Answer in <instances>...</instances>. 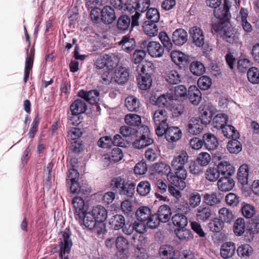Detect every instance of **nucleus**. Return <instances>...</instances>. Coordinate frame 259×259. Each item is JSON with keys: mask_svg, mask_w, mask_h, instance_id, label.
<instances>
[{"mask_svg": "<svg viewBox=\"0 0 259 259\" xmlns=\"http://www.w3.org/2000/svg\"><path fill=\"white\" fill-rule=\"evenodd\" d=\"M167 118V112L165 109H159L154 111L153 119L155 126L156 134L158 136H163L165 128H167L168 126Z\"/></svg>", "mask_w": 259, "mask_h": 259, "instance_id": "obj_1", "label": "nucleus"}, {"mask_svg": "<svg viewBox=\"0 0 259 259\" xmlns=\"http://www.w3.org/2000/svg\"><path fill=\"white\" fill-rule=\"evenodd\" d=\"M149 133V128L147 126H143L140 128L139 132L135 133L134 136H131V139H135L133 142V147L140 149L153 143V139L148 136Z\"/></svg>", "mask_w": 259, "mask_h": 259, "instance_id": "obj_2", "label": "nucleus"}, {"mask_svg": "<svg viewBox=\"0 0 259 259\" xmlns=\"http://www.w3.org/2000/svg\"><path fill=\"white\" fill-rule=\"evenodd\" d=\"M141 45V48L146 49L147 53L152 57L159 58L163 55L164 49L158 42L145 40Z\"/></svg>", "mask_w": 259, "mask_h": 259, "instance_id": "obj_3", "label": "nucleus"}, {"mask_svg": "<svg viewBox=\"0 0 259 259\" xmlns=\"http://www.w3.org/2000/svg\"><path fill=\"white\" fill-rule=\"evenodd\" d=\"M63 240L59 242V256L60 259H68V254L70 252L72 242L70 235L67 231L63 233Z\"/></svg>", "mask_w": 259, "mask_h": 259, "instance_id": "obj_4", "label": "nucleus"}, {"mask_svg": "<svg viewBox=\"0 0 259 259\" xmlns=\"http://www.w3.org/2000/svg\"><path fill=\"white\" fill-rule=\"evenodd\" d=\"M188 203H186L184 206L178 207L180 210L187 213L189 212L190 206L195 208L199 206L201 202V196L199 193L197 191H193L190 193L187 196Z\"/></svg>", "mask_w": 259, "mask_h": 259, "instance_id": "obj_5", "label": "nucleus"}, {"mask_svg": "<svg viewBox=\"0 0 259 259\" xmlns=\"http://www.w3.org/2000/svg\"><path fill=\"white\" fill-rule=\"evenodd\" d=\"M219 155V153H215L214 154V158H217L218 160L220 161L217 165V168L220 173L223 175H227L229 176L234 175L235 171V167L229 161L221 160V156Z\"/></svg>", "mask_w": 259, "mask_h": 259, "instance_id": "obj_6", "label": "nucleus"}, {"mask_svg": "<svg viewBox=\"0 0 259 259\" xmlns=\"http://www.w3.org/2000/svg\"><path fill=\"white\" fill-rule=\"evenodd\" d=\"M175 169L176 171V176L174 178L173 184L180 189L183 190L186 186L185 180L187 176V171L184 167Z\"/></svg>", "mask_w": 259, "mask_h": 259, "instance_id": "obj_7", "label": "nucleus"}, {"mask_svg": "<svg viewBox=\"0 0 259 259\" xmlns=\"http://www.w3.org/2000/svg\"><path fill=\"white\" fill-rule=\"evenodd\" d=\"M111 185L114 189H117L120 194L128 195L130 190V183H125L120 177L115 178L111 181Z\"/></svg>", "mask_w": 259, "mask_h": 259, "instance_id": "obj_8", "label": "nucleus"}, {"mask_svg": "<svg viewBox=\"0 0 259 259\" xmlns=\"http://www.w3.org/2000/svg\"><path fill=\"white\" fill-rule=\"evenodd\" d=\"M189 33L192 38L193 42L197 47H201L204 44V35L202 30L197 27H192Z\"/></svg>", "mask_w": 259, "mask_h": 259, "instance_id": "obj_9", "label": "nucleus"}, {"mask_svg": "<svg viewBox=\"0 0 259 259\" xmlns=\"http://www.w3.org/2000/svg\"><path fill=\"white\" fill-rule=\"evenodd\" d=\"M203 127L204 124L199 118L192 117L189 121L187 130L189 134L197 135L202 132Z\"/></svg>", "mask_w": 259, "mask_h": 259, "instance_id": "obj_10", "label": "nucleus"}, {"mask_svg": "<svg viewBox=\"0 0 259 259\" xmlns=\"http://www.w3.org/2000/svg\"><path fill=\"white\" fill-rule=\"evenodd\" d=\"M163 135L168 142H174L178 141L182 137L181 130L177 126H170L165 128Z\"/></svg>", "mask_w": 259, "mask_h": 259, "instance_id": "obj_11", "label": "nucleus"}, {"mask_svg": "<svg viewBox=\"0 0 259 259\" xmlns=\"http://www.w3.org/2000/svg\"><path fill=\"white\" fill-rule=\"evenodd\" d=\"M236 247L234 243L227 242L224 243L221 247L220 254L224 259H228L232 257L235 253Z\"/></svg>", "mask_w": 259, "mask_h": 259, "instance_id": "obj_12", "label": "nucleus"}, {"mask_svg": "<svg viewBox=\"0 0 259 259\" xmlns=\"http://www.w3.org/2000/svg\"><path fill=\"white\" fill-rule=\"evenodd\" d=\"M76 219L78 220L81 225H83L89 230L93 229L97 222V220L91 214L90 211H85L81 217H77Z\"/></svg>", "mask_w": 259, "mask_h": 259, "instance_id": "obj_13", "label": "nucleus"}, {"mask_svg": "<svg viewBox=\"0 0 259 259\" xmlns=\"http://www.w3.org/2000/svg\"><path fill=\"white\" fill-rule=\"evenodd\" d=\"M188 40V33L182 28L176 29L172 33V42L177 46L184 45Z\"/></svg>", "mask_w": 259, "mask_h": 259, "instance_id": "obj_14", "label": "nucleus"}, {"mask_svg": "<svg viewBox=\"0 0 259 259\" xmlns=\"http://www.w3.org/2000/svg\"><path fill=\"white\" fill-rule=\"evenodd\" d=\"M72 203L75 209V218L81 217L84 212L87 210V206H85L83 199L80 197H75L72 200Z\"/></svg>", "mask_w": 259, "mask_h": 259, "instance_id": "obj_15", "label": "nucleus"}, {"mask_svg": "<svg viewBox=\"0 0 259 259\" xmlns=\"http://www.w3.org/2000/svg\"><path fill=\"white\" fill-rule=\"evenodd\" d=\"M248 11L246 9L241 8L239 15L237 17V20L240 22L243 30L246 32H250L252 30L251 25L247 20Z\"/></svg>", "mask_w": 259, "mask_h": 259, "instance_id": "obj_16", "label": "nucleus"}, {"mask_svg": "<svg viewBox=\"0 0 259 259\" xmlns=\"http://www.w3.org/2000/svg\"><path fill=\"white\" fill-rule=\"evenodd\" d=\"M78 96L84 101H86L91 104H94L99 100V93L97 90L80 91L78 93Z\"/></svg>", "mask_w": 259, "mask_h": 259, "instance_id": "obj_17", "label": "nucleus"}, {"mask_svg": "<svg viewBox=\"0 0 259 259\" xmlns=\"http://www.w3.org/2000/svg\"><path fill=\"white\" fill-rule=\"evenodd\" d=\"M201 96L200 91L195 85H191L189 88L187 96L192 104L198 105L201 100Z\"/></svg>", "mask_w": 259, "mask_h": 259, "instance_id": "obj_18", "label": "nucleus"}, {"mask_svg": "<svg viewBox=\"0 0 259 259\" xmlns=\"http://www.w3.org/2000/svg\"><path fill=\"white\" fill-rule=\"evenodd\" d=\"M174 100H176V97L172 94H162L157 98L155 104L159 107L168 108L171 106V103Z\"/></svg>", "mask_w": 259, "mask_h": 259, "instance_id": "obj_19", "label": "nucleus"}, {"mask_svg": "<svg viewBox=\"0 0 259 259\" xmlns=\"http://www.w3.org/2000/svg\"><path fill=\"white\" fill-rule=\"evenodd\" d=\"M188 156L185 151H181L180 154L174 157L171 161V165L174 169L184 167V165L188 161Z\"/></svg>", "mask_w": 259, "mask_h": 259, "instance_id": "obj_20", "label": "nucleus"}, {"mask_svg": "<svg viewBox=\"0 0 259 259\" xmlns=\"http://www.w3.org/2000/svg\"><path fill=\"white\" fill-rule=\"evenodd\" d=\"M87 109V105L82 99L75 100L70 107L71 113L73 115H79L83 113Z\"/></svg>", "mask_w": 259, "mask_h": 259, "instance_id": "obj_21", "label": "nucleus"}, {"mask_svg": "<svg viewBox=\"0 0 259 259\" xmlns=\"http://www.w3.org/2000/svg\"><path fill=\"white\" fill-rule=\"evenodd\" d=\"M212 214V212L209 206H201L197 209L196 217L198 220L205 222L211 218Z\"/></svg>", "mask_w": 259, "mask_h": 259, "instance_id": "obj_22", "label": "nucleus"}, {"mask_svg": "<svg viewBox=\"0 0 259 259\" xmlns=\"http://www.w3.org/2000/svg\"><path fill=\"white\" fill-rule=\"evenodd\" d=\"M116 19L115 12L110 6H106L103 8L102 22L105 24H111Z\"/></svg>", "mask_w": 259, "mask_h": 259, "instance_id": "obj_23", "label": "nucleus"}, {"mask_svg": "<svg viewBox=\"0 0 259 259\" xmlns=\"http://www.w3.org/2000/svg\"><path fill=\"white\" fill-rule=\"evenodd\" d=\"M143 126H146L142 124L141 116L138 114H131V136H134Z\"/></svg>", "mask_w": 259, "mask_h": 259, "instance_id": "obj_24", "label": "nucleus"}, {"mask_svg": "<svg viewBox=\"0 0 259 259\" xmlns=\"http://www.w3.org/2000/svg\"><path fill=\"white\" fill-rule=\"evenodd\" d=\"M234 180L230 177H224L218 181V186L220 190L224 192L230 191L234 186Z\"/></svg>", "mask_w": 259, "mask_h": 259, "instance_id": "obj_25", "label": "nucleus"}, {"mask_svg": "<svg viewBox=\"0 0 259 259\" xmlns=\"http://www.w3.org/2000/svg\"><path fill=\"white\" fill-rule=\"evenodd\" d=\"M204 145L208 150H213L218 146L217 138L212 134H205L203 136Z\"/></svg>", "mask_w": 259, "mask_h": 259, "instance_id": "obj_26", "label": "nucleus"}, {"mask_svg": "<svg viewBox=\"0 0 259 259\" xmlns=\"http://www.w3.org/2000/svg\"><path fill=\"white\" fill-rule=\"evenodd\" d=\"M249 167L248 165L243 164L241 165L237 173V179L242 185L247 184L249 176Z\"/></svg>", "mask_w": 259, "mask_h": 259, "instance_id": "obj_27", "label": "nucleus"}, {"mask_svg": "<svg viewBox=\"0 0 259 259\" xmlns=\"http://www.w3.org/2000/svg\"><path fill=\"white\" fill-rule=\"evenodd\" d=\"M131 6L133 11L141 13L148 9L150 3L149 0H131Z\"/></svg>", "mask_w": 259, "mask_h": 259, "instance_id": "obj_28", "label": "nucleus"}, {"mask_svg": "<svg viewBox=\"0 0 259 259\" xmlns=\"http://www.w3.org/2000/svg\"><path fill=\"white\" fill-rule=\"evenodd\" d=\"M90 212L97 221H104L107 218L106 209L100 205L94 207Z\"/></svg>", "mask_w": 259, "mask_h": 259, "instance_id": "obj_29", "label": "nucleus"}, {"mask_svg": "<svg viewBox=\"0 0 259 259\" xmlns=\"http://www.w3.org/2000/svg\"><path fill=\"white\" fill-rule=\"evenodd\" d=\"M115 82L122 84L128 80L130 73L128 69L124 67H120L114 72Z\"/></svg>", "mask_w": 259, "mask_h": 259, "instance_id": "obj_30", "label": "nucleus"}, {"mask_svg": "<svg viewBox=\"0 0 259 259\" xmlns=\"http://www.w3.org/2000/svg\"><path fill=\"white\" fill-rule=\"evenodd\" d=\"M175 233L177 237L182 241H188L193 238L192 231L185 227L176 229Z\"/></svg>", "mask_w": 259, "mask_h": 259, "instance_id": "obj_31", "label": "nucleus"}, {"mask_svg": "<svg viewBox=\"0 0 259 259\" xmlns=\"http://www.w3.org/2000/svg\"><path fill=\"white\" fill-rule=\"evenodd\" d=\"M155 186L157 192H155V194L156 198L160 200L165 201L166 197L163 195V194H164L168 190L167 185L162 180H158L156 181Z\"/></svg>", "mask_w": 259, "mask_h": 259, "instance_id": "obj_32", "label": "nucleus"}, {"mask_svg": "<svg viewBox=\"0 0 259 259\" xmlns=\"http://www.w3.org/2000/svg\"><path fill=\"white\" fill-rule=\"evenodd\" d=\"M162 223L168 222L171 217V209L167 205H162L160 206L156 213Z\"/></svg>", "mask_w": 259, "mask_h": 259, "instance_id": "obj_33", "label": "nucleus"}, {"mask_svg": "<svg viewBox=\"0 0 259 259\" xmlns=\"http://www.w3.org/2000/svg\"><path fill=\"white\" fill-rule=\"evenodd\" d=\"M143 28L146 34L152 37L158 34V29L155 22L146 21L143 25Z\"/></svg>", "mask_w": 259, "mask_h": 259, "instance_id": "obj_34", "label": "nucleus"}, {"mask_svg": "<svg viewBox=\"0 0 259 259\" xmlns=\"http://www.w3.org/2000/svg\"><path fill=\"white\" fill-rule=\"evenodd\" d=\"M34 60V53L32 50H30V55L28 56V52L27 53V57L25 63V71L24 81L26 83L28 79L30 72L32 69Z\"/></svg>", "mask_w": 259, "mask_h": 259, "instance_id": "obj_35", "label": "nucleus"}, {"mask_svg": "<svg viewBox=\"0 0 259 259\" xmlns=\"http://www.w3.org/2000/svg\"><path fill=\"white\" fill-rule=\"evenodd\" d=\"M219 217L223 223H230L234 219V214L230 209L223 207L219 211Z\"/></svg>", "mask_w": 259, "mask_h": 259, "instance_id": "obj_36", "label": "nucleus"}, {"mask_svg": "<svg viewBox=\"0 0 259 259\" xmlns=\"http://www.w3.org/2000/svg\"><path fill=\"white\" fill-rule=\"evenodd\" d=\"M230 6L228 3L225 1L223 8H217L214 10V16L219 19H226L228 18L229 14Z\"/></svg>", "mask_w": 259, "mask_h": 259, "instance_id": "obj_37", "label": "nucleus"}, {"mask_svg": "<svg viewBox=\"0 0 259 259\" xmlns=\"http://www.w3.org/2000/svg\"><path fill=\"white\" fill-rule=\"evenodd\" d=\"M166 81L169 84H177L181 81V76L177 71L172 69L166 72Z\"/></svg>", "mask_w": 259, "mask_h": 259, "instance_id": "obj_38", "label": "nucleus"}, {"mask_svg": "<svg viewBox=\"0 0 259 259\" xmlns=\"http://www.w3.org/2000/svg\"><path fill=\"white\" fill-rule=\"evenodd\" d=\"M228 121V116L224 113H220L215 116L212 120V124L214 128L222 129Z\"/></svg>", "mask_w": 259, "mask_h": 259, "instance_id": "obj_39", "label": "nucleus"}, {"mask_svg": "<svg viewBox=\"0 0 259 259\" xmlns=\"http://www.w3.org/2000/svg\"><path fill=\"white\" fill-rule=\"evenodd\" d=\"M170 56L172 61L177 65L187 63L188 61V56L180 51H172L170 54Z\"/></svg>", "mask_w": 259, "mask_h": 259, "instance_id": "obj_40", "label": "nucleus"}, {"mask_svg": "<svg viewBox=\"0 0 259 259\" xmlns=\"http://www.w3.org/2000/svg\"><path fill=\"white\" fill-rule=\"evenodd\" d=\"M137 81L139 88L142 90L149 89L152 85L151 76L148 75H141L137 76Z\"/></svg>", "mask_w": 259, "mask_h": 259, "instance_id": "obj_41", "label": "nucleus"}, {"mask_svg": "<svg viewBox=\"0 0 259 259\" xmlns=\"http://www.w3.org/2000/svg\"><path fill=\"white\" fill-rule=\"evenodd\" d=\"M190 70L194 75L200 76L205 71L204 65L199 61H193L190 65Z\"/></svg>", "mask_w": 259, "mask_h": 259, "instance_id": "obj_42", "label": "nucleus"}, {"mask_svg": "<svg viewBox=\"0 0 259 259\" xmlns=\"http://www.w3.org/2000/svg\"><path fill=\"white\" fill-rule=\"evenodd\" d=\"M151 210L148 207H140L136 212V216L140 222H145L151 214Z\"/></svg>", "mask_w": 259, "mask_h": 259, "instance_id": "obj_43", "label": "nucleus"}, {"mask_svg": "<svg viewBox=\"0 0 259 259\" xmlns=\"http://www.w3.org/2000/svg\"><path fill=\"white\" fill-rule=\"evenodd\" d=\"M151 190V185L148 181H141L137 187V191L142 196L148 195Z\"/></svg>", "mask_w": 259, "mask_h": 259, "instance_id": "obj_44", "label": "nucleus"}, {"mask_svg": "<svg viewBox=\"0 0 259 259\" xmlns=\"http://www.w3.org/2000/svg\"><path fill=\"white\" fill-rule=\"evenodd\" d=\"M222 132L225 137L227 138H238L239 134L235 128L231 125H226L222 129Z\"/></svg>", "mask_w": 259, "mask_h": 259, "instance_id": "obj_45", "label": "nucleus"}, {"mask_svg": "<svg viewBox=\"0 0 259 259\" xmlns=\"http://www.w3.org/2000/svg\"><path fill=\"white\" fill-rule=\"evenodd\" d=\"M172 222L175 226L181 228L185 227L188 224L187 217L183 214L177 213L175 214L171 218Z\"/></svg>", "mask_w": 259, "mask_h": 259, "instance_id": "obj_46", "label": "nucleus"}, {"mask_svg": "<svg viewBox=\"0 0 259 259\" xmlns=\"http://www.w3.org/2000/svg\"><path fill=\"white\" fill-rule=\"evenodd\" d=\"M237 139H232L228 143L227 148L231 153L237 154L242 150V145Z\"/></svg>", "mask_w": 259, "mask_h": 259, "instance_id": "obj_47", "label": "nucleus"}, {"mask_svg": "<svg viewBox=\"0 0 259 259\" xmlns=\"http://www.w3.org/2000/svg\"><path fill=\"white\" fill-rule=\"evenodd\" d=\"M110 224L114 230L122 228L125 225L124 217L120 214L114 215L110 220Z\"/></svg>", "mask_w": 259, "mask_h": 259, "instance_id": "obj_48", "label": "nucleus"}, {"mask_svg": "<svg viewBox=\"0 0 259 259\" xmlns=\"http://www.w3.org/2000/svg\"><path fill=\"white\" fill-rule=\"evenodd\" d=\"M223 37L230 43H234L238 39V35L232 28H227L224 30Z\"/></svg>", "mask_w": 259, "mask_h": 259, "instance_id": "obj_49", "label": "nucleus"}, {"mask_svg": "<svg viewBox=\"0 0 259 259\" xmlns=\"http://www.w3.org/2000/svg\"><path fill=\"white\" fill-rule=\"evenodd\" d=\"M247 78L248 81L252 84L259 83V69L256 67H252L247 71Z\"/></svg>", "mask_w": 259, "mask_h": 259, "instance_id": "obj_50", "label": "nucleus"}, {"mask_svg": "<svg viewBox=\"0 0 259 259\" xmlns=\"http://www.w3.org/2000/svg\"><path fill=\"white\" fill-rule=\"evenodd\" d=\"M245 223L244 219L240 218L237 219L233 227V231L237 236H241L245 231Z\"/></svg>", "mask_w": 259, "mask_h": 259, "instance_id": "obj_51", "label": "nucleus"}, {"mask_svg": "<svg viewBox=\"0 0 259 259\" xmlns=\"http://www.w3.org/2000/svg\"><path fill=\"white\" fill-rule=\"evenodd\" d=\"M117 248L120 251L124 253L128 250L129 242L128 240L123 236H119L115 240Z\"/></svg>", "mask_w": 259, "mask_h": 259, "instance_id": "obj_52", "label": "nucleus"}, {"mask_svg": "<svg viewBox=\"0 0 259 259\" xmlns=\"http://www.w3.org/2000/svg\"><path fill=\"white\" fill-rule=\"evenodd\" d=\"M159 252L162 259H169L172 258L174 255V248L170 245H162L160 247Z\"/></svg>", "mask_w": 259, "mask_h": 259, "instance_id": "obj_53", "label": "nucleus"}, {"mask_svg": "<svg viewBox=\"0 0 259 259\" xmlns=\"http://www.w3.org/2000/svg\"><path fill=\"white\" fill-rule=\"evenodd\" d=\"M238 255L241 257L247 258L252 254V248L248 244H243L240 246L237 250Z\"/></svg>", "mask_w": 259, "mask_h": 259, "instance_id": "obj_54", "label": "nucleus"}, {"mask_svg": "<svg viewBox=\"0 0 259 259\" xmlns=\"http://www.w3.org/2000/svg\"><path fill=\"white\" fill-rule=\"evenodd\" d=\"M212 115V110L208 106H206L202 110L201 118L199 119L203 124L206 125L210 122Z\"/></svg>", "mask_w": 259, "mask_h": 259, "instance_id": "obj_55", "label": "nucleus"}, {"mask_svg": "<svg viewBox=\"0 0 259 259\" xmlns=\"http://www.w3.org/2000/svg\"><path fill=\"white\" fill-rule=\"evenodd\" d=\"M106 68L105 70H113L118 64V58L114 55H105Z\"/></svg>", "mask_w": 259, "mask_h": 259, "instance_id": "obj_56", "label": "nucleus"}, {"mask_svg": "<svg viewBox=\"0 0 259 259\" xmlns=\"http://www.w3.org/2000/svg\"><path fill=\"white\" fill-rule=\"evenodd\" d=\"M102 83L105 84H109L110 83L115 82V74L112 70H105L101 74Z\"/></svg>", "mask_w": 259, "mask_h": 259, "instance_id": "obj_57", "label": "nucleus"}, {"mask_svg": "<svg viewBox=\"0 0 259 259\" xmlns=\"http://www.w3.org/2000/svg\"><path fill=\"white\" fill-rule=\"evenodd\" d=\"M211 79L206 75L201 76L197 81L198 86L201 90H208L211 85Z\"/></svg>", "mask_w": 259, "mask_h": 259, "instance_id": "obj_58", "label": "nucleus"}, {"mask_svg": "<svg viewBox=\"0 0 259 259\" xmlns=\"http://www.w3.org/2000/svg\"><path fill=\"white\" fill-rule=\"evenodd\" d=\"M92 9L90 17L92 21L95 23H99L102 22L103 9H101L99 7H93Z\"/></svg>", "mask_w": 259, "mask_h": 259, "instance_id": "obj_59", "label": "nucleus"}, {"mask_svg": "<svg viewBox=\"0 0 259 259\" xmlns=\"http://www.w3.org/2000/svg\"><path fill=\"white\" fill-rule=\"evenodd\" d=\"M223 226L224 223L219 218H214L208 224L210 230L213 232H220Z\"/></svg>", "mask_w": 259, "mask_h": 259, "instance_id": "obj_60", "label": "nucleus"}, {"mask_svg": "<svg viewBox=\"0 0 259 259\" xmlns=\"http://www.w3.org/2000/svg\"><path fill=\"white\" fill-rule=\"evenodd\" d=\"M146 18L150 22H158L160 19V14L156 8L149 9L146 13Z\"/></svg>", "mask_w": 259, "mask_h": 259, "instance_id": "obj_61", "label": "nucleus"}, {"mask_svg": "<svg viewBox=\"0 0 259 259\" xmlns=\"http://www.w3.org/2000/svg\"><path fill=\"white\" fill-rule=\"evenodd\" d=\"M220 174L218 168L214 167H209L205 172L206 179L211 182L217 181L219 178Z\"/></svg>", "mask_w": 259, "mask_h": 259, "instance_id": "obj_62", "label": "nucleus"}, {"mask_svg": "<svg viewBox=\"0 0 259 259\" xmlns=\"http://www.w3.org/2000/svg\"><path fill=\"white\" fill-rule=\"evenodd\" d=\"M130 26V18L126 15L121 16L117 22V27L121 30H127Z\"/></svg>", "mask_w": 259, "mask_h": 259, "instance_id": "obj_63", "label": "nucleus"}, {"mask_svg": "<svg viewBox=\"0 0 259 259\" xmlns=\"http://www.w3.org/2000/svg\"><path fill=\"white\" fill-rule=\"evenodd\" d=\"M158 217V215H157L156 213L153 214L151 213L149 217H148L146 220L147 227L151 229L156 228L161 222Z\"/></svg>", "mask_w": 259, "mask_h": 259, "instance_id": "obj_64", "label": "nucleus"}]
</instances>
